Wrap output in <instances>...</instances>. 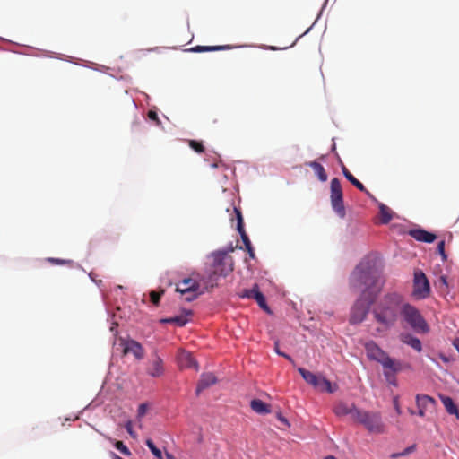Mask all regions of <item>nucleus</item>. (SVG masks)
<instances>
[{
  "label": "nucleus",
  "mask_w": 459,
  "mask_h": 459,
  "mask_svg": "<svg viewBox=\"0 0 459 459\" xmlns=\"http://www.w3.org/2000/svg\"><path fill=\"white\" fill-rule=\"evenodd\" d=\"M376 332L382 335L405 322L417 333H428L429 325L420 312L398 292L384 295L371 308Z\"/></svg>",
  "instance_id": "1"
},
{
  "label": "nucleus",
  "mask_w": 459,
  "mask_h": 459,
  "mask_svg": "<svg viewBox=\"0 0 459 459\" xmlns=\"http://www.w3.org/2000/svg\"><path fill=\"white\" fill-rule=\"evenodd\" d=\"M365 350L368 357L370 359L377 360L384 368V375L386 380L395 385L394 374L402 369V365L399 361L391 359L388 354L384 351L376 342H368L365 344Z\"/></svg>",
  "instance_id": "2"
},
{
  "label": "nucleus",
  "mask_w": 459,
  "mask_h": 459,
  "mask_svg": "<svg viewBox=\"0 0 459 459\" xmlns=\"http://www.w3.org/2000/svg\"><path fill=\"white\" fill-rule=\"evenodd\" d=\"M378 281V273L368 263H360L351 274V283L354 287H365L361 295L371 293Z\"/></svg>",
  "instance_id": "3"
},
{
  "label": "nucleus",
  "mask_w": 459,
  "mask_h": 459,
  "mask_svg": "<svg viewBox=\"0 0 459 459\" xmlns=\"http://www.w3.org/2000/svg\"><path fill=\"white\" fill-rule=\"evenodd\" d=\"M355 421L361 424L370 434H383L385 432V425L378 411L359 410L356 412Z\"/></svg>",
  "instance_id": "4"
},
{
  "label": "nucleus",
  "mask_w": 459,
  "mask_h": 459,
  "mask_svg": "<svg viewBox=\"0 0 459 459\" xmlns=\"http://www.w3.org/2000/svg\"><path fill=\"white\" fill-rule=\"evenodd\" d=\"M234 270V261L225 251H219L213 254L212 273L209 276L211 287L214 286L215 276L226 277Z\"/></svg>",
  "instance_id": "5"
},
{
  "label": "nucleus",
  "mask_w": 459,
  "mask_h": 459,
  "mask_svg": "<svg viewBox=\"0 0 459 459\" xmlns=\"http://www.w3.org/2000/svg\"><path fill=\"white\" fill-rule=\"evenodd\" d=\"M372 298L361 295L351 307L350 315V324L357 325L363 322L369 311Z\"/></svg>",
  "instance_id": "6"
},
{
  "label": "nucleus",
  "mask_w": 459,
  "mask_h": 459,
  "mask_svg": "<svg viewBox=\"0 0 459 459\" xmlns=\"http://www.w3.org/2000/svg\"><path fill=\"white\" fill-rule=\"evenodd\" d=\"M331 204L333 211L339 217L344 218L346 215L345 207L343 204V195L341 182L337 178L331 180Z\"/></svg>",
  "instance_id": "7"
},
{
  "label": "nucleus",
  "mask_w": 459,
  "mask_h": 459,
  "mask_svg": "<svg viewBox=\"0 0 459 459\" xmlns=\"http://www.w3.org/2000/svg\"><path fill=\"white\" fill-rule=\"evenodd\" d=\"M430 287L425 273L421 271L414 273L413 296L416 299H425L429 295Z\"/></svg>",
  "instance_id": "8"
},
{
  "label": "nucleus",
  "mask_w": 459,
  "mask_h": 459,
  "mask_svg": "<svg viewBox=\"0 0 459 459\" xmlns=\"http://www.w3.org/2000/svg\"><path fill=\"white\" fill-rule=\"evenodd\" d=\"M233 211L236 214V219H237V230H238V233L240 234V237L245 245V247H246L247 251L248 252L249 256L251 258H255L254 248L252 247V244L249 240L248 236L247 235V233L245 231V229H244L243 217H242L241 212L237 207H234Z\"/></svg>",
  "instance_id": "9"
},
{
  "label": "nucleus",
  "mask_w": 459,
  "mask_h": 459,
  "mask_svg": "<svg viewBox=\"0 0 459 459\" xmlns=\"http://www.w3.org/2000/svg\"><path fill=\"white\" fill-rule=\"evenodd\" d=\"M164 371L162 359L156 352L152 353L146 368L147 374L152 377H160Z\"/></svg>",
  "instance_id": "10"
},
{
  "label": "nucleus",
  "mask_w": 459,
  "mask_h": 459,
  "mask_svg": "<svg viewBox=\"0 0 459 459\" xmlns=\"http://www.w3.org/2000/svg\"><path fill=\"white\" fill-rule=\"evenodd\" d=\"M357 411H359V409H358L354 403L347 404L346 403L343 402L337 403L333 408V412L337 416L341 417L351 414L354 420L356 419Z\"/></svg>",
  "instance_id": "11"
},
{
  "label": "nucleus",
  "mask_w": 459,
  "mask_h": 459,
  "mask_svg": "<svg viewBox=\"0 0 459 459\" xmlns=\"http://www.w3.org/2000/svg\"><path fill=\"white\" fill-rule=\"evenodd\" d=\"M124 345V354L132 353L137 359H142L144 356V351L142 345L134 341L128 340L123 343Z\"/></svg>",
  "instance_id": "12"
},
{
  "label": "nucleus",
  "mask_w": 459,
  "mask_h": 459,
  "mask_svg": "<svg viewBox=\"0 0 459 459\" xmlns=\"http://www.w3.org/2000/svg\"><path fill=\"white\" fill-rule=\"evenodd\" d=\"M216 383L217 377L212 373L202 374L197 383L195 390L196 394L199 395L204 389L215 385Z\"/></svg>",
  "instance_id": "13"
},
{
  "label": "nucleus",
  "mask_w": 459,
  "mask_h": 459,
  "mask_svg": "<svg viewBox=\"0 0 459 459\" xmlns=\"http://www.w3.org/2000/svg\"><path fill=\"white\" fill-rule=\"evenodd\" d=\"M178 360L181 368H195L198 370V364L190 352L186 351H180Z\"/></svg>",
  "instance_id": "14"
},
{
  "label": "nucleus",
  "mask_w": 459,
  "mask_h": 459,
  "mask_svg": "<svg viewBox=\"0 0 459 459\" xmlns=\"http://www.w3.org/2000/svg\"><path fill=\"white\" fill-rule=\"evenodd\" d=\"M409 235L417 241L432 243L437 238V236L423 229H414L409 231Z\"/></svg>",
  "instance_id": "15"
},
{
  "label": "nucleus",
  "mask_w": 459,
  "mask_h": 459,
  "mask_svg": "<svg viewBox=\"0 0 459 459\" xmlns=\"http://www.w3.org/2000/svg\"><path fill=\"white\" fill-rule=\"evenodd\" d=\"M199 284L192 278H186L179 281L177 285L176 290L179 293H186L191 291H197Z\"/></svg>",
  "instance_id": "16"
},
{
  "label": "nucleus",
  "mask_w": 459,
  "mask_h": 459,
  "mask_svg": "<svg viewBox=\"0 0 459 459\" xmlns=\"http://www.w3.org/2000/svg\"><path fill=\"white\" fill-rule=\"evenodd\" d=\"M315 388L320 392L333 394L338 390V385L333 384L325 377L320 376L318 379V384L316 385Z\"/></svg>",
  "instance_id": "17"
},
{
  "label": "nucleus",
  "mask_w": 459,
  "mask_h": 459,
  "mask_svg": "<svg viewBox=\"0 0 459 459\" xmlns=\"http://www.w3.org/2000/svg\"><path fill=\"white\" fill-rule=\"evenodd\" d=\"M400 339L403 343L411 346L413 350H415L419 352L421 351L422 345H421V342L419 338L414 337L413 335H411L410 333H402L400 335Z\"/></svg>",
  "instance_id": "18"
},
{
  "label": "nucleus",
  "mask_w": 459,
  "mask_h": 459,
  "mask_svg": "<svg viewBox=\"0 0 459 459\" xmlns=\"http://www.w3.org/2000/svg\"><path fill=\"white\" fill-rule=\"evenodd\" d=\"M191 314L192 313L188 311L179 316L161 319L160 322L164 324H175L178 326H184L188 322L187 316Z\"/></svg>",
  "instance_id": "19"
},
{
  "label": "nucleus",
  "mask_w": 459,
  "mask_h": 459,
  "mask_svg": "<svg viewBox=\"0 0 459 459\" xmlns=\"http://www.w3.org/2000/svg\"><path fill=\"white\" fill-rule=\"evenodd\" d=\"M298 371L299 372V374L301 375V377H303V379L307 383L309 384L310 385H312L314 388L316 387V385L318 384V379L320 377L321 375H316L314 374L313 372H310L303 368H298Z\"/></svg>",
  "instance_id": "20"
},
{
  "label": "nucleus",
  "mask_w": 459,
  "mask_h": 459,
  "mask_svg": "<svg viewBox=\"0 0 459 459\" xmlns=\"http://www.w3.org/2000/svg\"><path fill=\"white\" fill-rule=\"evenodd\" d=\"M440 399L446 411L449 414L455 415L457 418H459V411L457 406L455 404L453 399L446 395H440Z\"/></svg>",
  "instance_id": "21"
},
{
  "label": "nucleus",
  "mask_w": 459,
  "mask_h": 459,
  "mask_svg": "<svg viewBox=\"0 0 459 459\" xmlns=\"http://www.w3.org/2000/svg\"><path fill=\"white\" fill-rule=\"evenodd\" d=\"M250 406L254 411L259 414H267L271 411L270 405L259 399L252 400Z\"/></svg>",
  "instance_id": "22"
},
{
  "label": "nucleus",
  "mask_w": 459,
  "mask_h": 459,
  "mask_svg": "<svg viewBox=\"0 0 459 459\" xmlns=\"http://www.w3.org/2000/svg\"><path fill=\"white\" fill-rule=\"evenodd\" d=\"M307 165L312 168L320 181L325 182L327 180V174L325 168L320 163L317 161H310L307 162Z\"/></svg>",
  "instance_id": "23"
},
{
  "label": "nucleus",
  "mask_w": 459,
  "mask_h": 459,
  "mask_svg": "<svg viewBox=\"0 0 459 459\" xmlns=\"http://www.w3.org/2000/svg\"><path fill=\"white\" fill-rule=\"evenodd\" d=\"M416 403H417L418 408H422V409L428 410V408L429 406H432L435 404V400L432 397L426 395V394H418L416 396Z\"/></svg>",
  "instance_id": "24"
},
{
  "label": "nucleus",
  "mask_w": 459,
  "mask_h": 459,
  "mask_svg": "<svg viewBox=\"0 0 459 459\" xmlns=\"http://www.w3.org/2000/svg\"><path fill=\"white\" fill-rule=\"evenodd\" d=\"M379 213L381 222L384 224H387L393 218L392 210L383 204L379 205Z\"/></svg>",
  "instance_id": "25"
},
{
  "label": "nucleus",
  "mask_w": 459,
  "mask_h": 459,
  "mask_svg": "<svg viewBox=\"0 0 459 459\" xmlns=\"http://www.w3.org/2000/svg\"><path fill=\"white\" fill-rule=\"evenodd\" d=\"M230 48V46H196L190 50L193 52H209Z\"/></svg>",
  "instance_id": "26"
},
{
  "label": "nucleus",
  "mask_w": 459,
  "mask_h": 459,
  "mask_svg": "<svg viewBox=\"0 0 459 459\" xmlns=\"http://www.w3.org/2000/svg\"><path fill=\"white\" fill-rule=\"evenodd\" d=\"M146 446L151 450V452L153 454V455L156 457L155 459H163L161 451L156 447L152 439H147L145 441Z\"/></svg>",
  "instance_id": "27"
},
{
  "label": "nucleus",
  "mask_w": 459,
  "mask_h": 459,
  "mask_svg": "<svg viewBox=\"0 0 459 459\" xmlns=\"http://www.w3.org/2000/svg\"><path fill=\"white\" fill-rule=\"evenodd\" d=\"M255 299L261 308H263L266 312L270 311L268 306L266 305L265 298L262 292H255Z\"/></svg>",
  "instance_id": "28"
},
{
  "label": "nucleus",
  "mask_w": 459,
  "mask_h": 459,
  "mask_svg": "<svg viewBox=\"0 0 459 459\" xmlns=\"http://www.w3.org/2000/svg\"><path fill=\"white\" fill-rule=\"evenodd\" d=\"M114 446L124 455L127 456L131 455L130 450L122 441H116Z\"/></svg>",
  "instance_id": "29"
},
{
  "label": "nucleus",
  "mask_w": 459,
  "mask_h": 459,
  "mask_svg": "<svg viewBox=\"0 0 459 459\" xmlns=\"http://www.w3.org/2000/svg\"><path fill=\"white\" fill-rule=\"evenodd\" d=\"M189 146L198 153H203L204 152V147L201 142L190 140Z\"/></svg>",
  "instance_id": "30"
},
{
  "label": "nucleus",
  "mask_w": 459,
  "mask_h": 459,
  "mask_svg": "<svg viewBox=\"0 0 459 459\" xmlns=\"http://www.w3.org/2000/svg\"><path fill=\"white\" fill-rule=\"evenodd\" d=\"M163 293H164V290H161L160 292L152 291L150 293V299H151V301L152 302V304L157 306L160 303V299Z\"/></svg>",
  "instance_id": "31"
},
{
  "label": "nucleus",
  "mask_w": 459,
  "mask_h": 459,
  "mask_svg": "<svg viewBox=\"0 0 459 459\" xmlns=\"http://www.w3.org/2000/svg\"><path fill=\"white\" fill-rule=\"evenodd\" d=\"M274 351H275V352H276L279 356H281V357H283V358L287 359L289 361H290V362H292V363L294 362V361H293V359H292V358H291L290 356H289L288 354H286V353L282 352V351L280 350V348H279V342H278V341H275V342H274Z\"/></svg>",
  "instance_id": "32"
},
{
  "label": "nucleus",
  "mask_w": 459,
  "mask_h": 459,
  "mask_svg": "<svg viewBox=\"0 0 459 459\" xmlns=\"http://www.w3.org/2000/svg\"><path fill=\"white\" fill-rule=\"evenodd\" d=\"M437 251L438 254L442 256L443 261H446L447 258V255L445 252V241L442 240L437 244Z\"/></svg>",
  "instance_id": "33"
},
{
  "label": "nucleus",
  "mask_w": 459,
  "mask_h": 459,
  "mask_svg": "<svg viewBox=\"0 0 459 459\" xmlns=\"http://www.w3.org/2000/svg\"><path fill=\"white\" fill-rule=\"evenodd\" d=\"M182 295L185 296V300L186 301H193L195 300L199 295H200V292L197 291H191L190 292H186V293H181Z\"/></svg>",
  "instance_id": "34"
},
{
  "label": "nucleus",
  "mask_w": 459,
  "mask_h": 459,
  "mask_svg": "<svg viewBox=\"0 0 459 459\" xmlns=\"http://www.w3.org/2000/svg\"><path fill=\"white\" fill-rule=\"evenodd\" d=\"M342 170L344 177L350 183L352 184L356 180V178L349 171V169L344 165H342Z\"/></svg>",
  "instance_id": "35"
},
{
  "label": "nucleus",
  "mask_w": 459,
  "mask_h": 459,
  "mask_svg": "<svg viewBox=\"0 0 459 459\" xmlns=\"http://www.w3.org/2000/svg\"><path fill=\"white\" fill-rule=\"evenodd\" d=\"M352 185H353L355 187H357L359 190H360V191H362V192L366 193L367 195H370V193L366 189V187L364 186V185H363L361 182H359L357 178H356V180L352 183Z\"/></svg>",
  "instance_id": "36"
},
{
  "label": "nucleus",
  "mask_w": 459,
  "mask_h": 459,
  "mask_svg": "<svg viewBox=\"0 0 459 459\" xmlns=\"http://www.w3.org/2000/svg\"><path fill=\"white\" fill-rule=\"evenodd\" d=\"M416 450V445L413 444L408 447H406L403 451L400 452L403 456H406Z\"/></svg>",
  "instance_id": "37"
},
{
  "label": "nucleus",
  "mask_w": 459,
  "mask_h": 459,
  "mask_svg": "<svg viewBox=\"0 0 459 459\" xmlns=\"http://www.w3.org/2000/svg\"><path fill=\"white\" fill-rule=\"evenodd\" d=\"M148 117L151 119V120H153L156 122L157 125H160V121L158 117V114L153 111V110H149L148 111Z\"/></svg>",
  "instance_id": "38"
},
{
  "label": "nucleus",
  "mask_w": 459,
  "mask_h": 459,
  "mask_svg": "<svg viewBox=\"0 0 459 459\" xmlns=\"http://www.w3.org/2000/svg\"><path fill=\"white\" fill-rule=\"evenodd\" d=\"M48 260L54 264H65L71 263V261H69V260H64V259H58V258H48Z\"/></svg>",
  "instance_id": "39"
},
{
  "label": "nucleus",
  "mask_w": 459,
  "mask_h": 459,
  "mask_svg": "<svg viewBox=\"0 0 459 459\" xmlns=\"http://www.w3.org/2000/svg\"><path fill=\"white\" fill-rule=\"evenodd\" d=\"M147 411V405L145 403H142L138 407V416L143 417Z\"/></svg>",
  "instance_id": "40"
},
{
  "label": "nucleus",
  "mask_w": 459,
  "mask_h": 459,
  "mask_svg": "<svg viewBox=\"0 0 459 459\" xmlns=\"http://www.w3.org/2000/svg\"><path fill=\"white\" fill-rule=\"evenodd\" d=\"M250 290L248 289H244L243 290H241V292L239 293V297L240 298H248L250 299Z\"/></svg>",
  "instance_id": "41"
},
{
  "label": "nucleus",
  "mask_w": 459,
  "mask_h": 459,
  "mask_svg": "<svg viewBox=\"0 0 459 459\" xmlns=\"http://www.w3.org/2000/svg\"><path fill=\"white\" fill-rule=\"evenodd\" d=\"M255 292H261L259 290V288H258V285L257 284H255L254 287L252 289H250V299H255Z\"/></svg>",
  "instance_id": "42"
},
{
  "label": "nucleus",
  "mask_w": 459,
  "mask_h": 459,
  "mask_svg": "<svg viewBox=\"0 0 459 459\" xmlns=\"http://www.w3.org/2000/svg\"><path fill=\"white\" fill-rule=\"evenodd\" d=\"M277 418L279 420H281L286 426H290L288 420L286 418H284L281 413L277 414Z\"/></svg>",
  "instance_id": "43"
},
{
  "label": "nucleus",
  "mask_w": 459,
  "mask_h": 459,
  "mask_svg": "<svg viewBox=\"0 0 459 459\" xmlns=\"http://www.w3.org/2000/svg\"><path fill=\"white\" fill-rule=\"evenodd\" d=\"M126 429L127 430V432L133 436L134 435V432H133V429H132V425H131V422H127L126 425Z\"/></svg>",
  "instance_id": "44"
},
{
  "label": "nucleus",
  "mask_w": 459,
  "mask_h": 459,
  "mask_svg": "<svg viewBox=\"0 0 459 459\" xmlns=\"http://www.w3.org/2000/svg\"><path fill=\"white\" fill-rule=\"evenodd\" d=\"M439 281H440L443 285L447 286V279H446V276H445V275L440 276V278H439Z\"/></svg>",
  "instance_id": "45"
},
{
  "label": "nucleus",
  "mask_w": 459,
  "mask_h": 459,
  "mask_svg": "<svg viewBox=\"0 0 459 459\" xmlns=\"http://www.w3.org/2000/svg\"><path fill=\"white\" fill-rule=\"evenodd\" d=\"M453 345L455 346V348L456 349V351L459 352V337H456L454 342H453Z\"/></svg>",
  "instance_id": "46"
},
{
  "label": "nucleus",
  "mask_w": 459,
  "mask_h": 459,
  "mask_svg": "<svg viewBox=\"0 0 459 459\" xmlns=\"http://www.w3.org/2000/svg\"><path fill=\"white\" fill-rule=\"evenodd\" d=\"M418 415L420 417H424L425 416V411H427V409H422V408H418Z\"/></svg>",
  "instance_id": "47"
},
{
  "label": "nucleus",
  "mask_w": 459,
  "mask_h": 459,
  "mask_svg": "<svg viewBox=\"0 0 459 459\" xmlns=\"http://www.w3.org/2000/svg\"><path fill=\"white\" fill-rule=\"evenodd\" d=\"M394 406H395L396 412L398 414H401V409H400V406H399V404H398L396 400L394 401Z\"/></svg>",
  "instance_id": "48"
},
{
  "label": "nucleus",
  "mask_w": 459,
  "mask_h": 459,
  "mask_svg": "<svg viewBox=\"0 0 459 459\" xmlns=\"http://www.w3.org/2000/svg\"><path fill=\"white\" fill-rule=\"evenodd\" d=\"M401 456H403V455H401V453H393V454L390 455V457H391V458H393V459H395V458H398V457H401Z\"/></svg>",
  "instance_id": "49"
},
{
  "label": "nucleus",
  "mask_w": 459,
  "mask_h": 459,
  "mask_svg": "<svg viewBox=\"0 0 459 459\" xmlns=\"http://www.w3.org/2000/svg\"><path fill=\"white\" fill-rule=\"evenodd\" d=\"M166 456H167V458H168V459H174L173 455H170V454H168V453H167V454H166Z\"/></svg>",
  "instance_id": "50"
},
{
  "label": "nucleus",
  "mask_w": 459,
  "mask_h": 459,
  "mask_svg": "<svg viewBox=\"0 0 459 459\" xmlns=\"http://www.w3.org/2000/svg\"><path fill=\"white\" fill-rule=\"evenodd\" d=\"M325 459H335V457L333 455H328V456L325 457Z\"/></svg>",
  "instance_id": "51"
},
{
  "label": "nucleus",
  "mask_w": 459,
  "mask_h": 459,
  "mask_svg": "<svg viewBox=\"0 0 459 459\" xmlns=\"http://www.w3.org/2000/svg\"><path fill=\"white\" fill-rule=\"evenodd\" d=\"M409 412L413 415L414 414V411L412 410H409Z\"/></svg>",
  "instance_id": "52"
}]
</instances>
